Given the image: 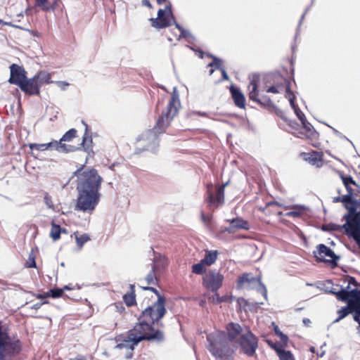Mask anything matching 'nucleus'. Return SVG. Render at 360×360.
I'll use <instances>...</instances> for the list:
<instances>
[{
  "label": "nucleus",
  "instance_id": "nucleus-1",
  "mask_svg": "<svg viewBox=\"0 0 360 360\" xmlns=\"http://www.w3.org/2000/svg\"><path fill=\"white\" fill-rule=\"evenodd\" d=\"M347 193L333 197V203L342 202L347 210L344 215V228L347 235L353 238L360 249V186L350 175L339 173Z\"/></svg>",
  "mask_w": 360,
  "mask_h": 360
},
{
  "label": "nucleus",
  "instance_id": "nucleus-2",
  "mask_svg": "<svg viewBox=\"0 0 360 360\" xmlns=\"http://www.w3.org/2000/svg\"><path fill=\"white\" fill-rule=\"evenodd\" d=\"M72 176L77 177V198L75 210L91 213L100 202L103 178L96 169H86L84 165L77 168Z\"/></svg>",
  "mask_w": 360,
  "mask_h": 360
},
{
  "label": "nucleus",
  "instance_id": "nucleus-3",
  "mask_svg": "<svg viewBox=\"0 0 360 360\" xmlns=\"http://www.w3.org/2000/svg\"><path fill=\"white\" fill-rule=\"evenodd\" d=\"M180 106L179 94L176 90H174L165 110L162 112L153 128L142 134L139 141H148L150 143L158 145V136L166 131L171 121L177 115Z\"/></svg>",
  "mask_w": 360,
  "mask_h": 360
},
{
  "label": "nucleus",
  "instance_id": "nucleus-4",
  "mask_svg": "<svg viewBox=\"0 0 360 360\" xmlns=\"http://www.w3.org/2000/svg\"><path fill=\"white\" fill-rule=\"evenodd\" d=\"M209 342L208 350L216 358L221 360H233L236 348L231 345L224 331H217L207 335Z\"/></svg>",
  "mask_w": 360,
  "mask_h": 360
},
{
  "label": "nucleus",
  "instance_id": "nucleus-5",
  "mask_svg": "<svg viewBox=\"0 0 360 360\" xmlns=\"http://www.w3.org/2000/svg\"><path fill=\"white\" fill-rule=\"evenodd\" d=\"M144 290H150L154 292L158 300L151 305L147 307L141 313L140 316L145 321L149 322L154 326H162L160 320L165 315L167 310L165 308L166 299L160 292L153 287L146 286L141 287Z\"/></svg>",
  "mask_w": 360,
  "mask_h": 360
},
{
  "label": "nucleus",
  "instance_id": "nucleus-6",
  "mask_svg": "<svg viewBox=\"0 0 360 360\" xmlns=\"http://www.w3.org/2000/svg\"><path fill=\"white\" fill-rule=\"evenodd\" d=\"M22 342L12 338L9 328L0 321V360L14 357L22 351Z\"/></svg>",
  "mask_w": 360,
  "mask_h": 360
},
{
  "label": "nucleus",
  "instance_id": "nucleus-7",
  "mask_svg": "<svg viewBox=\"0 0 360 360\" xmlns=\"http://www.w3.org/2000/svg\"><path fill=\"white\" fill-rule=\"evenodd\" d=\"M139 322L129 330L131 336L133 337L135 342H140L143 340H155L161 342L164 340V333L149 322L143 320L141 316Z\"/></svg>",
  "mask_w": 360,
  "mask_h": 360
},
{
  "label": "nucleus",
  "instance_id": "nucleus-8",
  "mask_svg": "<svg viewBox=\"0 0 360 360\" xmlns=\"http://www.w3.org/2000/svg\"><path fill=\"white\" fill-rule=\"evenodd\" d=\"M272 85L266 89L267 93L279 94L285 91V98H287L290 105H294V100L296 97L290 89V82L287 78L283 77L281 74L275 73L271 76Z\"/></svg>",
  "mask_w": 360,
  "mask_h": 360
},
{
  "label": "nucleus",
  "instance_id": "nucleus-9",
  "mask_svg": "<svg viewBox=\"0 0 360 360\" xmlns=\"http://www.w3.org/2000/svg\"><path fill=\"white\" fill-rule=\"evenodd\" d=\"M236 342L240 352L248 356H252L258 347V338L249 329L241 334Z\"/></svg>",
  "mask_w": 360,
  "mask_h": 360
},
{
  "label": "nucleus",
  "instance_id": "nucleus-10",
  "mask_svg": "<svg viewBox=\"0 0 360 360\" xmlns=\"http://www.w3.org/2000/svg\"><path fill=\"white\" fill-rule=\"evenodd\" d=\"M224 279L223 274L216 269H212L204 275L202 283L207 290L216 292L221 288Z\"/></svg>",
  "mask_w": 360,
  "mask_h": 360
},
{
  "label": "nucleus",
  "instance_id": "nucleus-11",
  "mask_svg": "<svg viewBox=\"0 0 360 360\" xmlns=\"http://www.w3.org/2000/svg\"><path fill=\"white\" fill-rule=\"evenodd\" d=\"M314 255L317 261L326 263L333 268L338 265L339 257L324 244L317 245L316 250L314 251Z\"/></svg>",
  "mask_w": 360,
  "mask_h": 360
},
{
  "label": "nucleus",
  "instance_id": "nucleus-12",
  "mask_svg": "<svg viewBox=\"0 0 360 360\" xmlns=\"http://www.w3.org/2000/svg\"><path fill=\"white\" fill-rule=\"evenodd\" d=\"M228 183L217 186L216 193L212 192V184L207 186L205 200L209 206H214L216 207L224 203V189Z\"/></svg>",
  "mask_w": 360,
  "mask_h": 360
},
{
  "label": "nucleus",
  "instance_id": "nucleus-13",
  "mask_svg": "<svg viewBox=\"0 0 360 360\" xmlns=\"http://www.w3.org/2000/svg\"><path fill=\"white\" fill-rule=\"evenodd\" d=\"M302 126L298 129L297 132H292L297 137L307 140L313 146L317 147L318 139L319 134L314 129L312 125L307 122H303Z\"/></svg>",
  "mask_w": 360,
  "mask_h": 360
},
{
  "label": "nucleus",
  "instance_id": "nucleus-14",
  "mask_svg": "<svg viewBox=\"0 0 360 360\" xmlns=\"http://www.w3.org/2000/svg\"><path fill=\"white\" fill-rule=\"evenodd\" d=\"M169 16L173 18L170 6H166L165 10L159 9L158 18H150L151 25L157 29H162L169 27L171 25Z\"/></svg>",
  "mask_w": 360,
  "mask_h": 360
},
{
  "label": "nucleus",
  "instance_id": "nucleus-15",
  "mask_svg": "<svg viewBox=\"0 0 360 360\" xmlns=\"http://www.w3.org/2000/svg\"><path fill=\"white\" fill-rule=\"evenodd\" d=\"M354 313L353 319L360 326V302H349L347 306L338 311V317L335 322H338L349 314Z\"/></svg>",
  "mask_w": 360,
  "mask_h": 360
},
{
  "label": "nucleus",
  "instance_id": "nucleus-16",
  "mask_svg": "<svg viewBox=\"0 0 360 360\" xmlns=\"http://www.w3.org/2000/svg\"><path fill=\"white\" fill-rule=\"evenodd\" d=\"M10 71L8 82L20 86L27 78V72L24 68L13 63L10 66Z\"/></svg>",
  "mask_w": 360,
  "mask_h": 360
},
{
  "label": "nucleus",
  "instance_id": "nucleus-17",
  "mask_svg": "<svg viewBox=\"0 0 360 360\" xmlns=\"http://www.w3.org/2000/svg\"><path fill=\"white\" fill-rule=\"evenodd\" d=\"M134 341L133 337L131 336V333L128 331L127 336L125 338L123 339V335H120L117 338L118 343L116 347L120 349H125L129 350V353L127 354V358H131L134 347L139 343Z\"/></svg>",
  "mask_w": 360,
  "mask_h": 360
},
{
  "label": "nucleus",
  "instance_id": "nucleus-18",
  "mask_svg": "<svg viewBox=\"0 0 360 360\" xmlns=\"http://www.w3.org/2000/svg\"><path fill=\"white\" fill-rule=\"evenodd\" d=\"M29 147L31 150H46L49 149H55L58 151H65V150H71L72 148H68V146L65 145H61V143L58 142L57 141H53L48 143H30Z\"/></svg>",
  "mask_w": 360,
  "mask_h": 360
},
{
  "label": "nucleus",
  "instance_id": "nucleus-19",
  "mask_svg": "<svg viewBox=\"0 0 360 360\" xmlns=\"http://www.w3.org/2000/svg\"><path fill=\"white\" fill-rule=\"evenodd\" d=\"M338 300L347 302L353 301L354 302H360V290L354 289L352 290H347L342 289L339 292L335 293Z\"/></svg>",
  "mask_w": 360,
  "mask_h": 360
},
{
  "label": "nucleus",
  "instance_id": "nucleus-20",
  "mask_svg": "<svg viewBox=\"0 0 360 360\" xmlns=\"http://www.w3.org/2000/svg\"><path fill=\"white\" fill-rule=\"evenodd\" d=\"M229 91L235 105L239 108L245 109V98L240 89L234 85H231Z\"/></svg>",
  "mask_w": 360,
  "mask_h": 360
},
{
  "label": "nucleus",
  "instance_id": "nucleus-21",
  "mask_svg": "<svg viewBox=\"0 0 360 360\" xmlns=\"http://www.w3.org/2000/svg\"><path fill=\"white\" fill-rule=\"evenodd\" d=\"M19 87L25 94L30 96L39 95L40 94V89L34 77L30 79L26 78Z\"/></svg>",
  "mask_w": 360,
  "mask_h": 360
},
{
  "label": "nucleus",
  "instance_id": "nucleus-22",
  "mask_svg": "<svg viewBox=\"0 0 360 360\" xmlns=\"http://www.w3.org/2000/svg\"><path fill=\"white\" fill-rule=\"evenodd\" d=\"M302 155L304 160L308 161L311 165L316 166L318 168L323 167L324 160L322 152L313 150L311 153H303Z\"/></svg>",
  "mask_w": 360,
  "mask_h": 360
},
{
  "label": "nucleus",
  "instance_id": "nucleus-23",
  "mask_svg": "<svg viewBox=\"0 0 360 360\" xmlns=\"http://www.w3.org/2000/svg\"><path fill=\"white\" fill-rule=\"evenodd\" d=\"M77 131L75 129H70L67 132H65V134L62 136V138L58 141L61 143V145H65L68 146V148H72V150H71L61 151L62 153L74 152L78 149V148L75 146L67 144L65 143L72 141L77 136Z\"/></svg>",
  "mask_w": 360,
  "mask_h": 360
},
{
  "label": "nucleus",
  "instance_id": "nucleus-24",
  "mask_svg": "<svg viewBox=\"0 0 360 360\" xmlns=\"http://www.w3.org/2000/svg\"><path fill=\"white\" fill-rule=\"evenodd\" d=\"M227 331V339L232 342L235 340L239 335L240 336L243 332V328L240 324L236 323H229L226 327Z\"/></svg>",
  "mask_w": 360,
  "mask_h": 360
},
{
  "label": "nucleus",
  "instance_id": "nucleus-25",
  "mask_svg": "<svg viewBox=\"0 0 360 360\" xmlns=\"http://www.w3.org/2000/svg\"><path fill=\"white\" fill-rule=\"evenodd\" d=\"M34 77L39 89L44 84L53 83V81L51 80V74L44 70L39 71L34 76Z\"/></svg>",
  "mask_w": 360,
  "mask_h": 360
},
{
  "label": "nucleus",
  "instance_id": "nucleus-26",
  "mask_svg": "<svg viewBox=\"0 0 360 360\" xmlns=\"http://www.w3.org/2000/svg\"><path fill=\"white\" fill-rule=\"evenodd\" d=\"M259 79L253 78L248 85V97L249 99L255 102L259 96Z\"/></svg>",
  "mask_w": 360,
  "mask_h": 360
},
{
  "label": "nucleus",
  "instance_id": "nucleus-27",
  "mask_svg": "<svg viewBox=\"0 0 360 360\" xmlns=\"http://www.w3.org/2000/svg\"><path fill=\"white\" fill-rule=\"evenodd\" d=\"M123 300L128 307H131L136 304L134 285H129V291L123 295Z\"/></svg>",
  "mask_w": 360,
  "mask_h": 360
},
{
  "label": "nucleus",
  "instance_id": "nucleus-28",
  "mask_svg": "<svg viewBox=\"0 0 360 360\" xmlns=\"http://www.w3.org/2000/svg\"><path fill=\"white\" fill-rule=\"evenodd\" d=\"M51 229L50 231V237L52 238L53 241H56L60 238V234L62 233H66L67 231L65 229H63L60 225L56 224L54 221H53L51 224Z\"/></svg>",
  "mask_w": 360,
  "mask_h": 360
},
{
  "label": "nucleus",
  "instance_id": "nucleus-29",
  "mask_svg": "<svg viewBox=\"0 0 360 360\" xmlns=\"http://www.w3.org/2000/svg\"><path fill=\"white\" fill-rule=\"evenodd\" d=\"M219 252L217 250H205V257L201 261L207 266H210L217 259Z\"/></svg>",
  "mask_w": 360,
  "mask_h": 360
},
{
  "label": "nucleus",
  "instance_id": "nucleus-30",
  "mask_svg": "<svg viewBox=\"0 0 360 360\" xmlns=\"http://www.w3.org/2000/svg\"><path fill=\"white\" fill-rule=\"evenodd\" d=\"M257 282L258 283L262 285L261 282V276H258L257 278L251 276V274L245 273L243 274L238 278V285L241 286L245 283H254Z\"/></svg>",
  "mask_w": 360,
  "mask_h": 360
},
{
  "label": "nucleus",
  "instance_id": "nucleus-31",
  "mask_svg": "<svg viewBox=\"0 0 360 360\" xmlns=\"http://www.w3.org/2000/svg\"><path fill=\"white\" fill-rule=\"evenodd\" d=\"M232 228L248 230L250 229L249 223L248 221L242 218H235L231 221Z\"/></svg>",
  "mask_w": 360,
  "mask_h": 360
},
{
  "label": "nucleus",
  "instance_id": "nucleus-32",
  "mask_svg": "<svg viewBox=\"0 0 360 360\" xmlns=\"http://www.w3.org/2000/svg\"><path fill=\"white\" fill-rule=\"evenodd\" d=\"M157 266L155 264H153L150 271L146 277V281L148 285H158L159 279L156 276Z\"/></svg>",
  "mask_w": 360,
  "mask_h": 360
},
{
  "label": "nucleus",
  "instance_id": "nucleus-33",
  "mask_svg": "<svg viewBox=\"0 0 360 360\" xmlns=\"http://www.w3.org/2000/svg\"><path fill=\"white\" fill-rule=\"evenodd\" d=\"M255 103L267 110H269L270 108H274V104L269 96L266 95L259 96Z\"/></svg>",
  "mask_w": 360,
  "mask_h": 360
},
{
  "label": "nucleus",
  "instance_id": "nucleus-34",
  "mask_svg": "<svg viewBox=\"0 0 360 360\" xmlns=\"http://www.w3.org/2000/svg\"><path fill=\"white\" fill-rule=\"evenodd\" d=\"M210 300L214 304H219L222 302H231L232 297L229 295L219 296V293L216 292L212 297H210Z\"/></svg>",
  "mask_w": 360,
  "mask_h": 360
},
{
  "label": "nucleus",
  "instance_id": "nucleus-35",
  "mask_svg": "<svg viewBox=\"0 0 360 360\" xmlns=\"http://www.w3.org/2000/svg\"><path fill=\"white\" fill-rule=\"evenodd\" d=\"M206 265L200 260L198 264L192 266V272L197 275H202L206 274Z\"/></svg>",
  "mask_w": 360,
  "mask_h": 360
},
{
  "label": "nucleus",
  "instance_id": "nucleus-36",
  "mask_svg": "<svg viewBox=\"0 0 360 360\" xmlns=\"http://www.w3.org/2000/svg\"><path fill=\"white\" fill-rule=\"evenodd\" d=\"M342 229H345L344 225L340 226L333 223L323 224L321 227V229L325 231H341Z\"/></svg>",
  "mask_w": 360,
  "mask_h": 360
},
{
  "label": "nucleus",
  "instance_id": "nucleus-37",
  "mask_svg": "<svg viewBox=\"0 0 360 360\" xmlns=\"http://www.w3.org/2000/svg\"><path fill=\"white\" fill-rule=\"evenodd\" d=\"M277 355L280 360H295L291 352L285 349H278Z\"/></svg>",
  "mask_w": 360,
  "mask_h": 360
},
{
  "label": "nucleus",
  "instance_id": "nucleus-38",
  "mask_svg": "<svg viewBox=\"0 0 360 360\" xmlns=\"http://www.w3.org/2000/svg\"><path fill=\"white\" fill-rule=\"evenodd\" d=\"M92 139L90 136H87L86 134L83 137L81 145L86 151L92 150Z\"/></svg>",
  "mask_w": 360,
  "mask_h": 360
},
{
  "label": "nucleus",
  "instance_id": "nucleus-39",
  "mask_svg": "<svg viewBox=\"0 0 360 360\" xmlns=\"http://www.w3.org/2000/svg\"><path fill=\"white\" fill-rule=\"evenodd\" d=\"M35 6L41 8V11L48 12L50 11L49 3L48 0H34Z\"/></svg>",
  "mask_w": 360,
  "mask_h": 360
},
{
  "label": "nucleus",
  "instance_id": "nucleus-40",
  "mask_svg": "<svg viewBox=\"0 0 360 360\" xmlns=\"http://www.w3.org/2000/svg\"><path fill=\"white\" fill-rule=\"evenodd\" d=\"M290 105L294 109L295 112L296 113L299 120L301 121L302 124L303 122H307V121L306 120L304 113L299 109L298 106L295 104V100H294V105Z\"/></svg>",
  "mask_w": 360,
  "mask_h": 360
},
{
  "label": "nucleus",
  "instance_id": "nucleus-41",
  "mask_svg": "<svg viewBox=\"0 0 360 360\" xmlns=\"http://www.w3.org/2000/svg\"><path fill=\"white\" fill-rule=\"evenodd\" d=\"M76 241H77V245L79 247V248H82L83 246V245L87 242L88 240H90V238L89 236L87 235V234H82L79 236H77L76 235Z\"/></svg>",
  "mask_w": 360,
  "mask_h": 360
},
{
  "label": "nucleus",
  "instance_id": "nucleus-42",
  "mask_svg": "<svg viewBox=\"0 0 360 360\" xmlns=\"http://www.w3.org/2000/svg\"><path fill=\"white\" fill-rule=\"evenodd\" d=\"M64 292V289L62 288H54L50 290L49 292L50 293V297L53 298H58L63 296Z\"/></svg>",
  "mask_w": 360,
  "mask_h": 360
},
{
  "label": "nucleus",
  "instance_id": "nucleus-43",
  "mask_svg": "<svg viewBox=\"0 0 360 360\" xmlns=\"http://www.w3.org/2000/svg\"><path fill=\"white\" fill-rule=\"evenodd\" d=\"M268 110L271 112L275 113L278 117L282 118L283 120H285L283 112L274 104V108H270Z\"/></svg>",
  "mask_w": 360,
  "mask_h": 360
},
{
  "label": "nucleus",
  "instance_id": "nucleus-44",
  "mask_svg": "<svg viewBox=\"0 0 360 360\" xmlns=\"http://www.w3.org/2000/svg\"><path fill=\"white\" fill-rule=\"evenodd\" d=\"M44 200L47 207L53 210L54 209V204L53 202L52 198L49 195V193H46L44 195Z\"/></svg>",
  "mask_w": 360,
  "mask_h": 360
},
{
  "label": "nucleus",
  "instance_id": "nucleus-45",
  "mask_svg": "<svg viewBox=\"0 0 360 360\" xmlns=\"http://www.w3.org/2000/svg\"><path fill=\"white\" fill-rule=\"evenodd\" d=\"M25 266L27 268H36L37 264L34 257H30L26 262Z\"/></svg>",
  "mask_w": 360,
  "mask_h": 360
},
{
  "label": "nucleus",
  "instance_id": "nucleus-46",
  "mask_svg": "<svg viewBox=\"0 0 360 360\" xmlns=\"http://www.w3.org/2000/svg\"><path fill=\"white\" fill-rule=\"evenodd\" d=\"M209 66H215L217 68L220 69L221 67V60L219 58H214L212 63H210Z\"/></svg>",
  "mask_w": 360,
  "mask_h": 360
},
{
  "label": "nucleus",
  "instance_id": "nucleus-47",
  "mask_svg": "<svg viewBox=\"0 0 360 360\" xmlns=\"http://www.w3.org/2000/svg\"><path fill=\"white\" fill-rule=\"evenodd\" d=\"M201 219L206 226H210L211 223V216H206L203 212H202Z\"/></svg>",
  "mask_w": 360,
  "mask_h": 360
},
{
  "label": "nucleus",
  "instance_id": "nucleus-48",
  "mask_svg": "<svg viewBox=\"0 0 360 360\" xmlns=\"http://www.w3.org/2000/svg\"><path fill=\"white\" fill-rule=\"evenodd\" d=\"M60 3V0H54L51 4H49V7H51L50 11H54L58 8Z\"/></svg>",
  "mask_w": 360,
  "mask_h": 360
},
{
  "label": "nucleus",
  "instance_id": "nucleus-49",
  "mask_svg": "<svg viewBox=\"0 0 360 360\" xmlns=\"http://www.w3.org/2000/svg\"><path fill=\"white\" fill-rule=\"evenodd\" d=\"M347 280L349 285H354L356 287L359 285V283L356 282V279L354 277L347 276Z\"/></svg>",
  "mask_w": 360,
  "mask_h": 360
},
{
  "label": "nucleus",
  "instance_id": "nucleus-50",
  "mask_svg": "<svg viewBox=\"0 0 360 360\" xmlns=\"http://www.w3.org/2000/svg\"><path fill=\"white\" fill-rule=\"evenodd\" d=\"M271 205H278L281 206V205L278 202H268L264 207H259V210L264 212L267 207L271 206Z\"/></svg>",
  "mask_w": 360,
  "mask_h": 360
},
{
  "label": "nucleus",
  "instance_id": "nucleus-51",
  "mask_svg": "<svg viewBox=\"0 0 360 360\" xmlns=\"http://www.w3.org/2000/svg\"><path fill=\"white\" fill-rule=\"evenodd\" d=\"M300 214H301V212H298V211H291V212H287L285 214L286 216H288V217H300Z\"/></svg>",
  "mask_w": 360,
  "mask_h": 360
},
{
  "label": "nucleus",
  "instance_id": "nucleus-52",
  "mask_svg": "<svg viewBox=\"0 0 360 360\" xmlns=\"http://www.w3.org/2000/svg\"><path fill=\"white\" fill-rule=\"evenodd\" d=\"M278 337H280L281 338V340L286 344L288 340V338L286 335L283 334L282 332H279V335H278Z\"/></svg>",
  "mask_w": 360,
  "mask_h": 360
},
{
  "label": "nucleus",
  "instance_id": "nucleus-53",
  "mask_svg": "<svg viewBox=\"0 0 360 360\" xmlns=\"http://www.w3.org/2000/svg\"><path fill=\"white\" fill-rule=\"evenodd\" d=\"M50 297V293L48 292H46V293H44V294H39L37 295V297L38 299H44V298H47V297Z\"/></svg>",
  "mask_w": 360,
  "mask_h": 360
},
{
  "label": "nucleus",
  "instance_id": "nucleus-54",
  "mask_svg": "<svg viewBox=\"0 0 360 360\" xmlns=\"http://www.w3.org/2000/svg\"><path fill=\"white\" fill-rule=\"evenodd\" d=\"M269 344L271 345V348L275 350V352L277 353L278 349H283L281 346H278L277 344L270 343L269 342Z\"/></svg>",
  "mask_w": 360,
  "mask_h": 360
},
{
  "label": "nucleus",
  "instance_id": "nucleus-55",
  "mask_svg": "<svg viewBox=\"0 0 360 360\" xmlns=\"http://www.w3.org/2000/svg\"><path fill=\"white\" fill-rule=\"evenodd\" d=\"M142 4H143V5L148 7L149 8H153V6L150 4L149 0H142Z\"/></svg>",
  "mask_w": 360,
  "mask_h": 360
},
{
  "label": "nucleus",
  "instance_id": "nucleus-56",
  "mask_svg": "<svg viewBox=\"0 0 360 360\" xmlns=\"http://www.w3.org/2000/svg\"><path fill=\"white\" fill-rule=\"evenodd\" d=\"M221 71V74H222V76H223V78L224 79H229V77L225 71V70L223 68H220Z\"/></svg>",
  "mask_w": 360,
  "mask_h": 360
},
{
  "label": "nucleus",
  "instance_id": "nucleus-57",
  "mask_svg": "<svg viewBox=\"0 0 360 360\" xmlns=\"http://www.w3.org/2000/svg\"><path fill=\"white\" fill-rule=\"evenodd\" d=\"M176 28H178V29L179 30V31H180V34H179V35L176 37V39H180V37H181V35H182L183 29H182V27H181L179 24H176Z\"/></svg>",
  "mask_w": 360,
  "mask_h": 360
},
{
  "label": "nucleus",
  "instance_id": "nucleus-58",
  "mask_svg": "<svg viewBox=\"0 0 360 360\" xmlns=\"http://www.w3.org/2000/svg\"><path fill=\"white\" fill-rule=\"evenodd\" d=\"M302 321L306 326H309L311 323V321L307 318H304Z\"/></svg>",
  "mask_w": 360,
  "mask_h": 360
},
{
  "label": "nucleus",
  "instance_id": "nucleus-59",
  "mask_svg": "<svg viewBox=\"0 0 360 360\" xmlns=\"http://www.w3.org/2000/svg\"><path fill=\"white\" fill-rule=\"evenodd\" d=\"M117 308L118 309L119 311L122 313L123 312V306L122 304L120 303V304H117L116 305Z\"/></svg>",
  "mask_w": 360,
  "mask_h": 360
},
{
  "label": "nucleus",
  "instance_id": "nucleus-60",
  "mask_svg": "<svg viewBox=\"0 0 360 360\" xmlns=\"http://www.w3.org/2000/svg\"><path fill=\"white\" fill-rule=\"evenodd\" d=\"M279 332H281V331L279 330L278 326H274V333H275V334L276 335H279Z\"/></svg>",
  "mask_w": 360,
  "mask_h": 360
},
{
  "label": "nucleus",
  "instance_id": "nucleus-61",
  "mask_svg": "<svg viewBox=\"0 0 360 360\" xmlns=\"http://www.w3.org/2000/svg\"><path fill=\"white\" fill-rule=\"evenodd\" d=\"M62 289H64V290H69L72 288L69 285H65Z\"/></svg>",
  "mask_w": 360,
  "mask_h": 360
},
{
  "label": "nucleus",
  "instance_id": "nucleus-62",
  "mask_svg": "<svg viewBox=\"0 0 360 360\" xmlns=\"http://www.w3.org/2000/svg\"><path fill=\"white\" fill-rule=\"evenodd\" d=\"M57 84L58 85H62V84H63V85H68V84L67 82H57Z\"/></svg>",
  "mask_w": 360,
  "mask_h": 360
},
{
  "label": "nucleus",
  "instance_id": "nucleus-63",
  "mask_svg": "<svg viewBox=\"0 0 360 360\" xmlns=\"http://www.w3.org/2000/svg\"><path fill=\"white\" fill-rule=\"evenodd\" d=\"M157 1V3L158 4H162L163 3H165L166 1V0H156Z\"/></svg>",
  "mask_w": 360,
  "mask_h": 360
},
{
  "label": "nucleus",
  "instance_id": "nucleus-64",
  "mask_svg": "<svg viewBox=\"0 0 360 360\" xmlns=\"http://www.w3.org/2000/svg\"><path fill=\"white\" fill-rule=\"evenodd\" d=\"M40 305H41V304H37L35 305V307H36V308H39Z\"/></svg>",
  "mask_w": 360,
  "mask_h": 360
}]
</instances>
